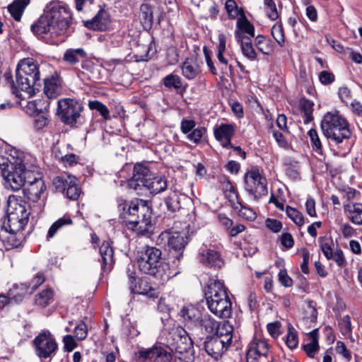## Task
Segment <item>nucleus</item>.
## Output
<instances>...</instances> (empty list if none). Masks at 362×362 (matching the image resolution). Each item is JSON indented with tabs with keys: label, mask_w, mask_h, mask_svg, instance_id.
I'll return each mask as SVG.
<instances>
[{
	"label": "nucleus",
	"mask_w": 362,
	"mask_h": 362,
	"mask_svg": "<svg viewBox=\"0 0 362 362\" xmlns=\"http://www.w3.org/2000/svg\"><path fill=\"white\" fill-rule=\"evenodd\" d=\"M40 86V71L39 64L32 58L21 60L16 68V82L11 84L13 94L23 98L20 91L31 97Z\"/></svg>",
	"instance_id": "nucleus-4"
},
{
	"label": "nucleus",
	"mask_w": 362,
	"mask_h": 362,
	"mask_svg": "<svg viewBox=\"0 0 362 362\" xmlns=\"http://www.w3.org/2000/svg\"><path fill=\"white\" fill-rule=\"evenodd\" d=\"M181 68L182 75L189 80L195 78L199 73V66L192 58H187Z\"/></svg>",
	"instance_id": "nucleus-36"
},
{
	"label": "nucleus",
	"mask_w": 362,
	"mask_h": 362,
	"mask_svg": "<svg viewBox=\"0 0 362 362\" xmlns=\"http://www.w3.org/2000/svg\"><path fill=\"white\" fill-rule=\"evenodd\" d=\"M26 165L23 153L13 148L0 149V169L7 189L18 191L33 178L35 170Z\"/></svg>",
	"instance_id": "nucleus-2"
},
{
	"label": "nucleus",
	"mask_w": 362,
	"mask_h": 362,
	"mask_svg": "<svg viewBox=\"0 0 362 362\" xmlns=\"http://www.w3.org/2000/svg\"><path fill=\"white\" fill-rule=\"evenodd\" d=\"M162 252L156 247L146 246L137 252L136 262L140 272L167 281L180 273L177 265H170L162 260Z\"/></svg>",
	"instance_id": "nucleus-3"
},
{
	"label": "nucleus",
	"mask_w": 362,
	"mask_h": 362,
	"mask_svg": "<svg viewBox=\"0 0 362 362\" xmlns=\"http://www.w3.org/2000/svg\"><path fill=\"white\" fill-rule=\"evenodd\" d=\"M29 3L30 0H14L8 6V11L16 21H20L21 16Z\"/></svg>",
	"instance_id": "nucleus-39"
},
{
	"label": "nucleus",
	"mask_w": 362,
	"mask_h": 362,
	"mask_svg": "<svg viewBox=\"0 0 362 362\" xmlns=\"http://www.w3.org/2000/svg\"><path fill=\"white\" fill-rule=\"evenodd\" d=\"M1 228L6 232L19 233L28 224L23 218H18L16 215L6 211V215L1 218Z\"/></svg>",
	"instance_id": "nucleus-24"
},
{
	"label": "nucleus",
	"mask_w": 362,
	"mask_h": 362,
	"mask_svg": "<svg viewBox=\"0 0 362 362\" xmlns=\"http://www.w3.org/2000/svg\"><path fill=\"white\" fill-rule=\"evenodd\" d=\"M48 123V118L42 115H37L33 119V127L37 131L42 130Z\"/></svg>",
	"instance_id": "nucleus-57"
},
{
	"label": "nucleus",
	"mask_w": 362,
	"mask_h": 362,
	"mask_svg": "<svg viewBox=\"0 0 362 362\" xmlns=\"http://www.w3.org/2000/svg\"><path fill=\"white\" fill-rule=\"evenodd\" d=\"M240 46L244 57L250 61H255L257 59V54L252 44V40L243 42Z\"/></svg>",
	"instance_id": "nucleus-44"
},
{
	"label": "nucleus",
	"mask_w": 362,
	"mask_h": 362,
	"mask_svg": "<svg viewBox=\"0 0 362 362\" xmlns=\"http://www.w3.org/2000/svg\"><path fill=\"white\" fill-rule=\"evenodd\" d=\"M126 226L134 231L139 236L149 237L154 230V225L151 218L141 219L130 224H126Z\"/></svg>",
	"instance_id": "nucleus-25"
},
{
	"label": "nucleus",
	"mask_w": 362,
	"mask_h": 362,
	"mask_svg": "<svg viewBox=\"0 0 362 362\" xmlns=\"http://www.w3.org/2000/svg\"><path fill=\"white\" fill-rule=\"evenodd\" d=\"M156 243L158 245L168 246L172 256L171 258L174 259L172 260L171 265L177 264V268H180L182 252L188 243L187 237L179 233L165 230L158 235Z\"/></svg>",
	"instance_id": "nucleus-8"
},
{
	"label": "nucleus",
	"mask_w": 362,
	"mask_h": 362,
	"mask_svg": "<svg viewBox=\"0 0 362 362\" xmlns=\"http://www.w3.org/2000/svg\"><path fill=\"white\" fill-rule=\"evenodd\" d=\"M245 189L249 195L258 200L267 194V179L259 173L257 168H252L244 176Z\"/></svg>",
	"instance_id": "nucleus-11"
},
{
	"label": "nucleus",
	"mask_w": 362,
	"mask_h": 362,
	"mask_svg": "<svg viewBox=\"0 0 362 362\" xmlns=\"http://www.w3.org/2000/svg\"><path fill=\"white\" fill-rule=\"evenodd\" d=\"M331 142L339 146L341 150L342 154L349 153L351 148V142L349 139L351 136V132L349 127V123L344 118L338 127L335 128L329 134H324Z\"/></svg>",
	"instance_id": "nucleus-12"
},
{
	"label": "nucleus",
	"mask_w": 362,
	"mask_h": 362,
	"mask_svg": "<svg viewBox=\"0 0 362 362\" xmlns=\"http://www.w3.org/2000/svg\"><path fill=\"white\" fill-rule=\"evenodd\" d=\"M58 109L61 119L65 124L75 127L78 123L81 124V113L83 107L79 101L71 98L60 100Z\"/></svg>",
	"instance_id": "nucleus-10"
},
{
	"label": "nucleus",
	"mask_w": 362,
	"mask_h": 362,
	"mask_svg": "<svg viewBox=\"0 0 362 362\" xmlns=\"http://www.w3.org/2000/svg\"><path fill=\"white\" fill-rule=\"evenodd\" d=\"M269 351L268 343L261 339L254 338L249 344L246 355L247 362H257L261 356H266Z\"/></svg>",
	"instance_id": "nucleus-20"
},
{
	"label": "nucleus",
	"mask_w": 362,
	"mask_h": 362,
	"mask_svg": "<svg viewBox=\"0 0 362 362\" xmlns=\"http://www.w3.org/2000/svg\"><path fill=\"white\" fill-rule=\"evenodd\" d=\"M180 313L187 323L196 327H197L204 315L199 309L193 305L184 307L181 310Z\"/></svg>",
	"instance_id": "nucleus-32"
},
{
	"label": "nucleus",
	"mask_w": 362,
	"mask_h": 362,
	"mask_svg": "<svg viewBox=\"0 0 362 362\" xmlns=\"http://www.w3.org/2000/svg\"><path fill=\"white\" fill-rule=\"evenodd\" d=\"M187 198L179 194L177 192L170 193L165 199V204L168 211L171 213H175L181 209V201Z\"/></svg>",
	"instance_id": "nucleus-37"
},
{
	"label": "nucleus",
	"mask_w": 362,
	"mask_h": 362,
	"mask_svg": "<svg viewBox=\"0 0 362 362\" xmlns=\"http://www.w3.org/2000/svg\"><path fill=\"white\" fill-rule=\"evenodd\" d=\"M168 180L165 176L162 175L152 174L146 187L151 194H158L167 189Z\"/></svg>",
	"instance_id": "nucleus-30"
},
{
	"label": "nucleus",
	"mask_w": 362,
	"mask_h": 362,
	"mask_svg": "<svg viewBox=\"0 0 362 362\" xmlns=\"http://www.w3.org/2000/svg\"><path fill=\"white\" fill-rule=\"evenodd\" d=\"M313 103L308 100H303L300 102V109L304 112V123L308 124L313 119Z\"/></svg>",
	"instance_id": "nucleus-46"
},
{
	"label": "nucleus",
	"mask_w": 362,
	"mask_h": 362,
	"mask_svg": "<svg viewBox=\"0 0 362 362\" xmlns=\"http://www.w3.org/2000/svg\"><path fill=\"white\" fill-rule=\"evenodd\" d=\"M196 122L192 119H183L180 123L181 132L187 135L189 134L195 127Z\"/></svg>",
	"instance_id": "nucleus-59"
},
{
	"label": "nucleus",
	"mask_w": 362,
	"mask_h": 362,
	"mask_svg": "<svg viewBox=\"0 0 362 362\" xmlns=\"http://www.w3.org/2000/svg\"><path fill=\"white\" fill-rule=\"evenodd\" d=\"M264 4L266 7L267 16L272 20L275 21L279 18V13L276 4L273 0H264Z\"/></svg>",
	"instance_id": "nucleus-51"
},
{
	"label": "nucleus",
	"mask_w": 362,
	"mask_h": 362,
	"mask_svg": "<svg viewBox=\"0 0 362 362\" xmlns=\"http://www.w3.org/2000/svg\"><path fill=\"white\" fill-rule=\"evenodd\" d=\"M338 94L341 100L348 104L351 100V91L346 86L340 87Z\"/></svg>",
	"instance_id": "nucleus-64"
},
{
	"label": "nucleus",
	"mask_w": 362,
	"mask_h": 362,
	"mask_svg": "<svg viewBox=\"0 0 362 362\" xmlns=\"http://www.w3.org/2000/svg\"><path fill=\"white\" fill-rule=\"evenodd\" d=\"M286 215L298 226L304 224V217L299 211L290 206L286 208Z\"/></svg>",
	"instance_id": "nucleus-45"
},
{
	"label": "nucleus",
	"mask_w": 362,
	"mask_h": 362,
	"mask_svg": "<svg viewBox=\"0 0 362 362\" xmlns=\"http://www.w3.org/2000/svg\"><path fill=\"white\" fill-rule=\"evenodd\" d=\"M237 29L247 33L250 38L255 36V28L246 18L239 19L237 21Z\"/></svg>",
	"instance_id": "nucleus-48"
},
{
	"label": "nucleus",
	"mask_w": 362,
	"mask_h": 362,
	"mask_svg": "<svg viewBox=\"0 0 362 362\" xmlns=\"http://www.w3.org/2000/svg\"><path fill=\"white\" fill-rule=\"evenodd\" d=\"M124 218L125 224L135 223L141 219L151 218V210L144 200L136 201V203L132 202Z\"/></svg>",
	"instance_id": "nucleus-18"
},
{
	"label": "nucleus",
	"mask_w": 362,
	"mask_h": 362,
	"mask_svg": "<svg viewBox=\"0 0 362 362\" xmlns=\"http://www.w3.org/2000/svg\"><path fill=\"white\" fill-rule=\"evenodd\" d=\"M62 90L61 80L57 75H52L44 80V93L49 98H55Z\"/></svg>",
	"instance_id": "nucleus-26"
},
{
	"label": "nucleus",
	"mask_w": 362,
	"mask_h": 362,
	"mask_svg": "<svg viewBox=\"0 0 362 362\" xmlns=\"http://www.w3.org/2000/svg\"><path fill=\"white\" fill-rule=\"evenodd\" d=\"M232 331L233 327L224 323L220 331L207 336L204 341V348L208 355L216 360L221 358L232 342Z\"/></svg>",
	"instance_id": "nucleus-7"
},
{
	"label": "nucleus",
	"mask_w": 362,
	"mask_h": 362,
	"mask_svg": "<svg viewBox=\"0 0 362 362\" xmlns=\"http://www.w3.org/2000/svg\"><path fill=\"white\" fill-rule=\"evenodd\" d=\"M72 224V220L69 216H63L56 221L49 228L47 238H52L62 227Z\"/></svg>",
	"instance_id": "nucleus-41"
},
{
	"label": "nucleus",
	"mask_w": 362,
	"mask_h": 362,
	"mask_svg": "<svg viewBox=\"0 0 362 362\" xmlns=\"http://www.w3.org/2000/svg\"><path fill=\"white\" fill-rule=\"evenodd\" d=\"M35 173L36 172L35 171ZM26 183L28 185L23 189L25 198L29 202L37 203L46 189L44 181L39 175L38 177L33 175V178L30 179V181H27Z\"/></svg>",
	"instance_id": "nucleus-19"
},
{
	"label": "nucleus",
	"mask_w": 362,
	"mask_h": 362,
	"mask_svg": "<svg viewBox=\"0 0 362 362\" xmlns=\"http://www.w3.org/2000/svg\"><path fill=\"white\" fill-rule=\"evenodd\" d=\"M335 350L339 354H341L344 358L347 359L349 361H351V353L346 349L344 342L338 341L336 344Z\"/></svg>",
	"instance_id": "nucleus-60"
},
{
	"label": "nucleus",
	"mask_w": 362,
	"mask_h": 362,
	"mask_svg": "<svg viewBox=\"0 0 362 362\" xmlns=\"http://www.w3.org/2000/svg\"><path fill=\"white\" fill-rule=\"evenodd\" d=\"M56 157H58L65 166H72L78 162V156L74 153H69L61 156L56 153Z\"/></svg>",
	"instance_id": "nucleus-56"
},
{
	"label": "nucleus",
	"mask_w": 362,
	"mask_h": 362,
	"mask_svg": "<svg viewBox=\"0 0 362 362\" xmlns=\"http://www.w3.org/2000/svg\"><path fill=\"white\" fill-rule=\"evenodd\" d=\"M344 212L354 224L362 226V204H347L344 206Z\"/></svg>",
	"instance_id": "nucleus-33"
},
{
	"label": "nucleus",
	"mask_w": 362,
	"mask_h": 362,
	"mask_svg": "<svg viewBox=\"0 0 362 362\" xmlns=\"http://www.w3.org/2000/svg\"><path fill=\"white\" fill-rule=\"evenodd\" d=\"M45 279L42 273H38L31 281L29 285L21 284L14 285L13 288L17 291V296H15V302H21L26 293H33L44 281Z\"/></svg>",
	"instance_id": "nucleus-22"
},
{
	"label": "nucleus",
	"mask_w": 362,
	"mask_h": 362,
	"mask_svg": "<svg viewBox=\"0 0 362 362\" xmlns=\"http://www.w3.org/2000/svg\"><path fill=\"white\" fill-rule=\"evenodd\" d=\"M153 173L148 166L142 163H136L134 166L132 177L128 180L129 188L139 191L146 188Z\"/></svg>",
	"instance_id": "nucleus-16"
},
{
	"label": "nucleus",
	"mask_w": 362,
	"mask_h": 362,
	"mask_svg": "<svg viewBox=\"0 0 362 362\" xmlns=\"http://www.w3.org/2000/svg\"><path fill=\"white\" fill-rule=\"evenodd\" d=\"M139 19L144 28H151L153 21V8L148 4H141Z\"/></svg>",
	"instance_id": "nucleus-38"
},
{
	"label": "nucleus",
	"mask_w": 362,
	"mask_h": 362,
	"mask_svg": "<svg viewBox=\"0 0 362 362\" xmlns=\"http://www.w3.org/2000/svg\"><path fill=\"white\" fill-rule=\"evenodd\" d=\"M15 296H17L16 290L10 289L8 292V295L0 294V309L4 308L6 305L9 304L11 300L15 301Z\"/></svg>",
	"instance_id": "nucleus-55"
},
{
	"label": "nucleus",
	"mask_w": 362,
	"mask_h": 362,
	"mask_svg": "<svg viewBox=\"0 0 362 362\" xmlns=\"http://www.w3.org/2000/svg\"><path fill=\"white\" fill-rule=\"evenodd\" d=\"M72 21L69 7L62 1L48 3L37 21L31 25L33 33L40 38L52 40L65 34ZM54 43V41H50Z\"/></svg>",
	"instance_id": "nucleus-1"
},
{
	"label": "nucleus",
	"mask_w": 362,
	"mask_h": 362,
	"mask_svg": "<svg viewBox=\"0 0 362 362\" xmlns=\"http://www.w3.org/2000/svg\"><path fill=\"white\" fill-rule=\"evenodd\" d=\"M128 284L131 293L145 296L150 299L158 298L159 291L145 279H137L136 273L130 269L127 272Z\"/></svg>",
	"instance_id": "nucleus-13"
},
{
	"label": "nucleus",
	"mask_w": 362,
	"mask_h": 362,
	"mask_svg": "<svg viewBox=\"0 0 362 362\" xmlns=\"http://www.w3.org/2000/svg\"><path fill=\"white\" fill-rule=\"evenodd\" d=\"M318 339V329H314L307 334L303 349L308 357L313 358L315 354L318 352L320 349Z\"/></svg>",
	"instance_id": "nucleus-28"
},
{
	"label": "nucleus",
	"mask_w": 362,
	"mask_h": 362,
	"mask_svg": "<svg viewBox=\"0 0 362 362\" xmlns=\"http://www.w3.org/2000/svg\"><path fill=\"white\" fill-rule=\"evenodd\" d=\"M265 223H266L267 228H269L270 230H272L274 233H278L282 228L281 222L276 219L267 218L266 220Z\"/></svg>",
	"instance_id": "nucleus-61"
},
{
	"label": "nucleus",
	"mask_w": 362,
	"mask_h": 362,
	"mask_svg": "<svg viewBox=\"0 0 362 362\" xmlns=\"http://www.w3.org/2000/svg\"><path fill=\"white\" fill-rule=\"evenodd\" d=\"M33 347L40 362H51L57 354L59 346L49 331H42L33 340Z\"/></svg>",
	"instance_id": "nucleus-9"
},
{
	"label": "nucleus",
	"mask_w": 362,
	"mask_h": 362,
	"mask_svg": "<svg viewBox=\"0 0 362 362\" xmlns=\"http://www.w3.org/2000/svg\"><path fill=\"white\" fill-rule=\"evenodd\" d=\"M30 205L21 197L10 195L8 199L7 212L18 216V218H23L24 222L27 223L30 215Z\"/></svg>",
	"instance_id": "nucleus-17"
},
{
	"label": "nucleus",
	"mask_w": 362,
	"mask_h": 362,
	"mask_svg": "<svg viewBox=\"0 0 362 362\" xmlns=\"http://www.w3.org/2000/svg\"><path fill=\"white\" fill-rule=\"evenodd\" d=\"M99 250L102 259V270L105 272L110 271L114 262L112 247L109 242L105 241L100 245Z\"/></svg>",
	"instance_id": "nucleus-31"
},
{
	"label": "nucleus",
	"mask_w": 362,
	"mask_h": 362,
	"mask_svg": "<svg viewBox=\"0 0 362 362\" xmlns=\"http://www.w3.org/2000/svg\"><path fill=\"white\" fill-rule=\"evenodd\" d=\"M319 241L322 253L324 254L327 259H329V257L332 256L333 253L332 249V240H329L326 238H320L319 239Z\"/></svg>",
	"instance_id": "nucleus-54"
},
{
	"label": "nucleus",
	"mask_w": 362,
	"mask_h": 362,
	"mask_svg": "<svg viewBox=\"0 0 362 362\" xmlns=\"http://www.w3.org/2000/svg\"><path fill=\"white\" fill-rule=\"evenodd\" d=\"M54 291L52 288H46L37 293L35 298V303L41 308H45L53 300Z\"/></svg>",
	"instance_id": "nucleus-40"
},
{
	"label": "nucleus",
	"mask_w": 362,
	"mask_h": 362,
	"mask_svg": "<svg viewBox=\"0 0 362 362\" xmlns=\"http://www.w3.org/2000/svg\"><path fill=\"white\" fill-rule=\"evenodd\" d=\"M206 303L209 310L216 317L227 319L232 315V303L228 290L221 280H211L208 286Z\"/></svg>",
	"instance_id": "nucleus-5"
},
{
	"label": "nucleus",
	"mask_w": 362,
	"mask_h": 362,
	"mask_svg": "<svg viewBox=\"0 0 362 362\" xmlns=\"http://www.w3.org/2000/svg\"><path fill=\"white\" fill-rule=\"evenodd\" d=\"M344 119L338 112L326 113L321 122V129L323 134H329L338 127V124Z\"/></svg>",
	"instance_id": "nucleus-29"
},
{
	"label": "nucleus",
	"mask_w": 362,
	"mask_h": 362,
	"mask_svg": "<svg viewBox=\"0 0 362 362\" xmlns=\"http://www.w3.org/2000/svg\"><path fill=\"white\" fill-rule=\"evenodd\" d=\"M166 345L171 352H174L175 360H178V362H194L191 339L183 328L178 327L169 332L166 337Z\"/></svg>",
	"instance_id": "nucleus-6"
},
{
	"label": "nucleus",
	"mask_w": 362,
	"mask_h": 362,
	"mask_svg": "<svg viewBox=\"0 0 362 362\" xmlns=\"http://www.w3.org/2000/svg\"><path fill=\"white\" fill-rule=\"evenodd\" d=\"M272 35L280 47L284 46L285 35L281 23L277 22L272 26Z\"/></svg>",
	"instance_id": "nucleus-42"
},
{
	"label": "nucleus",
	"mask_w": 362,
	"mask_h": 362,
	"mask_svg": "<svg viewBox=\"0 0 362 362\" xmlns=\"http://www.w3.org/2000/svg\"><path fill=\"white\" fill-rule=\"evenodd\" d=\"M110 18L105 10H100L90 20L85 22V26L89 29L105 30L109 25Z\"/></svg>",
	"instance_id": "nucleus-27"
},
{
	"label": "nucleus",
	"mask_w": 362,
	"mask_h": 362,
	"mask_svg": "<svg viewBox=\"0 0 362 362\" xmlns=\"http://www.w3.org/2000/svg\"><path fill=\"white\" fill-rule=\"evenodd\" d=\"M235 134L234 126L231 124H221L214 128V137L223 148L233 147L231 139Z\"/></svg>",
	"instance_id": "nucleus-21"
},
{
	"label": "nucleus",
	"mask_w": 362,
	"mask_h": 362,
	"mask_svg": "<svg viewBox=\"0 0 362 362\" xmlns=\"http://www.w3.org/2000/svg\"><path fill=\"white\" fill-rule=\"evenodd\" d=\"M53 185L58 192L64 193L67 198L76 200L79 197L81 190L76 184V179L74 176L60 175L53 180Z\"/></svg>",
	"instance_id": "nucleus-14"
},
{
	"label": "nucleus",
	"mask_w": 362,
	"mask_h": 362,
	"mask_svg": "<svg viewBox=\"0 0 362 362\" xmlns=\"http://www.w3.org/2000/svg\"><path fill=\"white\" fill-rule=\"evenodd\" d=\"M164 85L168 88L179 89L182 86V81L180 76L174 74H169L163 79Z\"/></svg>",
	"instance_id": "nucleus-50"
},
{
	"label": "nucleus",
	"mask_w": 362,
	"mask_h": 362,
	"mask_svg": "<svg viewBox=\"0 0 362 362\" xmlns=\"http://www.w3.org/2000/svg\"><path fill=\"white\" fill-rule=\"evenodd\" d=\"M199 262L205 266L221 268L224 261L219 252L213 249H204L199 252Z\"/></svg>",
	"instance_id": "nucleus-23"
},
{
	"label": "nucleus",
	"mask_w": 362,
	"mask_h": 362,
	"mask_svg": "<svg viewBox=\"0 0 362 362\" xmlns=\"http://www.w3.org/2000/svg\"><path fill=\"white\" fill-rule=\"evenodd\" d=\"M206 130L204 127L194 128L189 134L187 138L194 144H199L203 135L206 133Z\"/></svg>",
	"instance_id": "nucleus-53"
},
{
	"label": "nucleus",
	"mask_w": 362,
	"mask_h": 362,
	"mask_svg": "<svg viewBox=\"0 0 362 362\" xmlns=\"http://www.w3.org/2000/svg\"><path fill=\"white\" fill-rule=\"evenodd\" d=\"M88 107L90 110H97L105 120L110 119V111L106 105L98 100H90L88 102Z\"/></svg>",
	"instance_id": "nucleus-43"
},
{
	"label": "nucleus",
	"mask_w": 362,
	"mask_h": 362,
	"mask_svg": "<svg viewBox=\"0 0 362 362\" xmlns=\"http://www.w3.org/2000/svg\"><path fill=\"white\" fill-rule=\"evenodd\" d=\"M308 135L310 138L313 148L318 153H322V146L319 138L318 134L315 129H311L308 131Z\"/></svg>",
	"instance_id": "nucleus-49"
},
{
	"label": "nucleus",
	"mask_w": 362,
	"mask_h": 362,
	"mask_svg": "<svg viewBox=\"0 0 362 362\" xmlns=\"http://www.w3.org/2000/svg\"><path fill=\"white\" fill-rule=\"evenodd\" d=\"M87 333H88L87 326L84 322H81L75 327L74 334H75V337L78 340L84 339L87 336Z\"/></svg>",
	"instance_id": "nucleus-58"
},
{
	"label": "nucleus",
	"mask_w": 362,
	"mask_h": 362,
	"mask_svg": "<svg viewBox=\"0 0 362 362\" xmlns=\"http://www.w3.org/2000/svg\"><path fill=\"white\" fill-rule=\"evenodd\" d=\"M341 334L344 336H349L351 334V322L349 315L344 316L339 322Z\"/></svg>",
	"instance_id": "nucleus-52"
},
{
	"label": "nucleus",
	"mask_w": 362,
	"mask_h": 362,
	"mask_svg": "<svg viewBox=\"0 0 362 362\" xmlns=\"http://www.w3.org/2000/svg\"><path fill=\"white\" fill-rule=\"evenodd\" d=\"M86 57L87 53L83 48H70L65 51L63 60L70 65H75Z\"/></svg>",
	"instance_id": "nucleus-34"
},
{
	"label": "nucleus",
	"mask_w": 362,
	"mask_h": 362,
	"mask_svg": "<svg viewBox=\"0 0 362 362\" xmlns=\"http://www.w3.org/2000/svg\"><path fill=\"white\" fill-rule=\"evenodd\" d=\"M137 354V357L142 361L178 362V360H175L174 352H168L162 346H154L149 349H141Z\"/></svg>",
	"instance_id": "nucleus-15"
},
{
	"label": "nucleus",
	"mask_w": 362,
	"mask_h": 362,
	"mask_svg": "<svg viewBox=\"0 0 362 362\" xmlns=\"http://www.w3.org/2000/svg\"><path fill=\"white\" fill-rule=\"evenodd\" d=\"M279 280L280 283L285 287H291L293 285L292 279L288 275L287 272L284 269L280 270L279 273Z\"/></svg>",
	"instance_id": "nucleus-63"
},
{
	"label": "nucleus",
	"mask_w": 362,
	"mask_h": 362,
	"mask_svg": "<svg viewBox=\"0 0 362 362\" xmlns=\"http://www.w3.org/2000/svg\"><path fill=\"white\" fill-rule=\"evenodd\" d=\"M219 322L215 320L210 315L206 313L204 314L197 327H200L204 329V331L209 334H215L222 329L220 327Z\"/></svg>",
	"instance_id": "nucleus-35"
},
{
	"label": "nucleus",
	"mask_w": 362,
	"mask_h": 362,
	"mask_svg": "<svg viewBox=\"0 0 362 362\" xmlns=\"http://www.w3.org/2000/svg\"><path fill=\"white\" fill-rule=\"evenodd\" d=\"M334 75L327 71H322L319 74V80L324 85H329L334 81Z\"/></svg>",
	"instance_id": "nucleus-62"
},
{
	"label": "nucleus",
	"mask_w": 362,
	"mask_h": 362,
	"mask_svg": "<svg viewBox=\"0 0 362 362\" xmlns=\"http://www.w3.org/2000/svg\"><path fill=\"white\" fill-rule=\"evenodd\" d=\"M286 344L287 346L291 349L296 348L298 344V337L297 331L291 325H290L288 328V333L286 334Z\"/></svg>",
	"instance_id": "nucleus-47"
}]
</instances>
